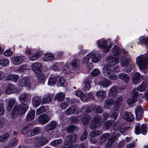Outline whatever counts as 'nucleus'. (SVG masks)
Masks as SVG:
<instances>
[{"label":"nucleus","mask_w":148,"mask_h":148,"mask_svg":"<svg viewBox=\"0 0 148 148\" xmlns=\"http://www.w3.org/2000/svg\"><path fill=\"white\" fill-rule=\"evenodd\" d=\"M18 140L16 138H13L10 140L9 143V145L10 146H16Z\"/></svg>","instance_id":"nucleus-47"},{"label":"nucleus","mask_w":148,"mask_h":148,"mask_svg":"<svg viewBox=\"0 0 148 148\" xmlns=\"http://www.w3.org/2000/svg\"><path fill=\"white\" fill-rule=\"evenodd\" d=\"M57 123L55 121H51L46 125L44 129L47 131H51L54 130L56 127Z\"/></svg>","instance_id":"nucleus-9"},{"label":"nucleus","mask_w":148,"mask_h":148,"mask_svg":"<svg viewBox=\"0 0 148 148\" xmlns=\"http://www.w3.org/2000/svg\"><path fill=\"white\" fill-rule=\"evenodd\" d=\"M68 105V103L67 102L64 101L61 103L60 104V107L63 109H65Z\"/></svg>","instance_id":"nucleus-60"},{"label":"nucleus","mask_w":148,"mask_h":148,"mask_svg":"<svg viewBox=\"0 0 148 148\" xmlns=\"http://www.w3.org/2000/svg\"><path fill=\"white\" fill-rule=\"evenodd\" d=\"M15 103V101L14 99H11L9 100L7 107V110L9 111H10L11 110Z\"/></svg>","instance_id":"nucleus-40"},{"label":"nucleus","mask_w":148,"mask_h":148,"mask_svg":"<svg viewBox=\"0 0 148 148\" xmlns=\"http://www.w3.org/2000/svg\"><path fill=\"white\" fill-rule=\"evenodd\" d=\"M114 129L118 130H119L120 132L121 133H124L126 130L123 125H121L119 124L116 123L114 127Z\"/></svg>","instance_id":"nucleus-28"},{"label":"nucleus","mask_w":148,"mask_h":148,"mask_svg":"<svg viewBox=\"0 0 148 148\" xmlns=\"http://www.w3.org/2000/svg\"><path fill=\"white\" fill-rule=\"evenodd\" d=\"M121 49L116 45H115L111 50L113 55L116 56L119 54L121 51Z\"/></svg>","instance_id":"nucleus-33"},{"label":"nucleus","mask_w":148,"mask_h":148,"mask_svg":"<svg viewBox=\"0 0 148 148\" xmlns=\"http://www.w3.org/2000/svg\"><path fill=\"white\" fill-rule=\"evenodd\" d=\"M31 126V125H29L23 127L22 130V133L23 134L26 133L29 130V128Z\"/></svg>","instance_id":"nucleus-59"},{"label":"nucleus","mask_w":148,"mask_h":148,"mask_svg":"<svg viewBox=\"0 0 148 148\" xmlns=\"http://www.w3.org/2000/svg\"><path fill=\"white\" fill-rule=\"evenodd\" d=\"M114 101L112 99H108L105 101L104 107L106 109H108L113 104Z\"/></svg>","instance_id":"nucleus-32"},{"label":"nucleus","mask_w":148,"mask_h":148,"mask_svg":"<svg viewBox=\"0 0 148 148\" xmlns=\"http://www.w3.org/2000/svg\"><path fill=\"white\" fill-rule=\"evenodd\" d=\"M77 129V127L75 125H71L69 126L68 128L67 132L69 133H70L73 130H76Z\"/></svg>","instance_id":"nucleus-61"},{"label":"nucleus","mask_w":148,"mask_h":148,"mask_svg":"<svg viewBox=\"0 0 148 148\" xmlns=\"http://www.w3.org/2000/svg\"><path fill=\"white\" fill-rule=\"evenodd\" d=\"M35 111L34 110L29 112L26 116V120L27 121H31L33 119L35 116Z\"/></svg>","instance_id":"nucleus-31"},{"label":"nucleus","mask_w":148,"mask_h":148,"mask_svg":"<svg viewBox=\"0 0 148 148\" xmlns=\"http://www.w3.org/2000/svg\"><path fill=\"white\" fill-rule=\"evenodd\" d=\"M100 72L99 70L97 69H93L91 72V74L93 76H96L98 75Z\"/></svg>","instance_id":"nucleus-62"},{"label":"nucleus","mask_w":148,"mask_h":148,"mask_svg":"<svg viewBox=\"0 0 148 148\" xmlns=\"http://www.w3.org/2000/svg\"><path fill=\"white\" fill-rule=\"evenodd\" d=\"M146 84L143 82L137 88V89L140 92H143L146 88Z\"/></svg>","instance_id":"nucleus-44"},{"label":"nucleus","mask_w":148,"mask_h":148,"mask_svg":"<svg viewBox=\"0 0 148 148\" xmlns=\"http://www.w3.org/2000/svg\"><path fill=\"white\" fill-rule=\"evenodd\" d=\"M113 141L114 140L110 138L106 144V148H110Z\"/></svg>","instance_id":"nucleus-64"},{"label":"nucleus","mask_w":148,"mask_h":148,"mask_svg":"<svg viewBox=\"0 0 148 148\" xmlns=\"http://www.w3.org/2000/svg\"><path fill=\"white\" fill-rule=\"evenodd\" d=\"M143 110L142 108L140 106L138 107L135 111L136 119L137 120H140L143 114Z\"/></svg>","instance_id":"nucleus-17"},{"label":"nucleus","mask_w":148,"mask_h":148,"mask_svg":"<svg viewBox=\"0 0 148 148\" xmlns=\"http://www.w3.org/2000/svg\"><path fill=\"white\" fill-rule=\"evenodd\" d=\"M56 81L57 79L56 77H51L48 80V84L50 86H52L56 83Z\"/></svg>","instance_id":"nucleus-39"},{"label":"nucleus","mask_w":148,"mask_h":148,"mask_svg":"<svg viewBox=\"0 0 148 148\" xmlns=\"http://www.w3.org/2000/svg\"><path fill=\"white\" fill-rule=\"evenodd\" d=\"M48 141V140L45 138H39L34 143V147L35 148H39L45 145Z\"/></svg>","instance_id":"nucleus-6"},{"label":"nucleus","mask_w":148,"mask_h":148,"mask_svg":"<svg viewBox=\"0 0 148 148\" xmlns=\"http://www.w3.org/2000/svg\"><path fill=\"white\" fill-rule=\"evenodd\" d=\"M50 120V117L45 114H41L38 117V122L43 125L47 123Z\"/></svg>","instance_id":"nucleus-7"},{"label":"nucleus","mask_w":148,"mask_h":148,"mask_svg":"<svg viewBox=\"0 0 148 148\" xmlns=\"http://www.w3.org/2000/svg\"><path fill=\"white\" fill-rule=\"evenodd\" d=\"M118 91L117 88L113 86L110 88L109 96L111 97H114L118 94Z\"/></svg>","instance_id":"nucleus-22"},{"label":"nucleus","mask_w":148,"mask_h":148,"mask_svg":"<svg viewBox=\"0 0 148 148\" xmlns=\"http://www.w3.org/2000/svg\"><path fill=\"white\" fill-rule=\"evenodd\" d=\"M90 120V116L87 114H85L82 120V122L84 125H87L89 124Z\"/></svg>","instance_id":"nucleus-24"},{"label":"nucleus","mask_w":148,"mask_h":148,"mask_svg":"<svg viewBox=\"0 0 148 148\" xmlns=\"http://www.w3.org/2000/svg\"><path fill=\"white\" fill-rule=\"evenodd\" d=\"M40 56V54L39 52H37L36 54L30 56L29 58V60L31 61H34L36 60Z\"/></svg>","instance_id":"nucleus-45"},{"label":"nucleus","mask_w":148,"mask_h":148,"mask_svg":"<svg viewBox=\"0 0 148 148\" xmlns=\"http://www.w3.org/2000/svg\"><path fill=\"white\" fill-rule=\"evenodd\" d=\"M65 96V95L64 93L60 92L56 94L55 96V98L58 101H61L64 100Z\"/></svg>","instance_id":"nucleus-30"},{"label":"nucleus","mask_w":148,"mask_h":148,"mask_svg":"<svg viewBox=\"0 0 148 148\" xmlns=\"http://www.w3.org/2000/svg\"><path fill=\"white\" fill-rule=\"evenodd\" d=\"M77 138V136L76 135L74 134H71L66 138L64 141L65 144H66L74 142L76 140Z\"/></svg>","instance_id":"nucleus-13"},{"label":"nucleus","mask_w":148,"mask_h":148,"mask_svg":"<svg viewBox=\"0 0 148 148\" xmlns=\"http://www.w3.org/2000/svg\"><path fill=\"white\" fill-rule=\"evenodd\" d=\"M136 63L139 68L144 69L147 68L148 66V59L145 56L141 55L137 58Z\"/></svg>","instance_id":"nucleus-2"},{"label":"nucleus","mask_w":148,"mask_h":148,"mask_svg":"<svg viewBox=\"0 0 148 148\" xmlns=\"http://www.w3.org/2000/svg\"><path fill=\"white\" fill-rule=\"evenodd\" d=\"M141 78V76L140 73L138 72L136 73L134 75L132 81L133 83H137Z\"/></svg>","instance_id":"nucleus-25"},{"label":"nucleus","mask_w":148,"mask_h":148,"mask_svg":"<svg viewBox=\"0 0 148 148\" xmlns=\"http://www.w3.org/2000/svg\"><path fill=\"white\" fill-rule=\"evenodd\" d=\"M130 63V61L125 57L122 58L121 61V64L122 66H125Z\"/></svg>","instance_id":"nucleus-38"},{"label":"nucleus","mask_w":148,"mask_h":148,"mask_svg":"<svg viewBox=\"0 0 148 148\" xmlns=\"http://www.w3.org/2000/svg\"><path fill=\"white\" fill-rule=\"evenodd\" d=\"M124 69L126 72L129 73L132 70L133 67L132 66L130 63L125 66Z\"/></svg>","instance_id":"nucleus-56"},{"label":"nucleus","mask_w":148,"mask_h":148,"mask_svg":"<svg viewBox=\"0 0 148 148\" xmlns=\"http://www.w3.org/2000/svg\"><path fill=\"white\" fill-rule=\"evenodd\" d=\"M107 61L108 64L106 65L109 66H113L119 62V61L118 58L115 57V56H109L108 58Z\"/></svg>","instance_id":"nucleus-8"},{"label":"nucleus","mask_w":148,"mask_h":148,"mask_svg":"<svg viewBox=\"0 0 148 148\" xmlns=\"http://www.w3.org/2000/svg\"><path fill=\"white\" fill-rule=\"evenodd\" d=\"M123 100V97L120 96L117 98L115 101V105L113 107V109L117 110L119 108Z\"/></svg>","instance_id":"nucleus-12"},{"label":"nucleus","mask_w":148,"mask_h":148,"mask_svg":"<svg viewBox=\"0 0 148 148\" xmlns=\"http://www.w3.org/2000/svg\"><path fill=\"white\" fill-rule=\"evenodd\" d=\"M18 78V76L17 75H10L8 76L7 79L14 82H16Z\"/></svg>","instance_id":"nucleus-37"},{"label":"nucleus","mask_w":148,"mask_h":148,"mask_svg":"<svg viewBox=\"0 0 148 148\" xmlns=\"http://www.w3.org/2000/svg\"><path fill=\"white\" fill-rule=\"evenodd\" d=\"M90 59V55H89L88 53L85 57L84 58L83 60V63L85 64H88Z\"/></svg>","instance_id":"nucleus-58"},{"label":"nucleus","mask_w":148,"mask_h":148,"mask_svg":"<svg viewBox=\"0 0 148 148\" xmlns=\"http://www.w3.org/2000/svg\"><path fill=\"white\" fill-rule=\"evenodd\" d=\"M55 57V56L53 54L50 53H46L44 55L43 59L45 61L48 60H53Z\"/></svg>","instance_id":"nucleus-27"},{"label":"nucleus","mask_w":148,"mask_h":148,"mask_svg":"<svg viewBox=\"0 0 148 148\" xmlns=\"http://www.w3.org/2000/svg\"><path fill=\"white\" fill-rule=\"evenodd\" d=\"M96 95L99 98H104L106 96V92L103 90H99L97 92Z\"/></svg>","instance_id":"nucleus-36"},{"label":"nucleus","mask_w":148,"mask_h":148,"mask_svg":"<svg viewBox=\"0 0 148 148\" xmlns=\"http://www.w3.org/2000/svg\"><path fill=\"white\" fill-rule=\"evenodd\" d=\"M102 132L100 131H96L91 132L90 136L91 137H95L101 134Z\"/></svg>","instance_id":"nucleus-55"},{"label":"nucleus","mask_w":148,"mask_h":148,"mask_svg":"<svg viewBox=\"0 0 148 148\" xmlns=\"http://www.w3.org/2000/svg\"><path fill=\"white\" fill-rule=\"evenodd\" d=\"M71 69L68 65H66L63 67L62 72L65 74H68L71 72Z\"/></svg>","instance_id":"nucleus-53"},{"label":"nucleus","mask_w":148,"mask_h":148,"mask_svg":"<svg viewBox=\"0 0 148 148\" xmlns=\"http://www.w3.org/2000/svg\"><path fill=\"white\" fill-rule=\"evenodd\" d=\"M138 90L135 89L132 90L130 92V95L132 98L136 99L137 100V98L138 95V92H137Z\"/></svg>","instance_id":"nucleus-35"},{"label":"nucleus","mask_w":148,"mask_h":148,"mask_svg":"<svg viewBox=\"0 0 148 148\" xmlns=\"http://www.w3.org/2000/svg\"><path fill=\"white\" fill-rule=\"evenodd\" d=\"M93 110L95 112L98 113H101L103 112L102 108L97 106L94 107Z\"/></svg>","instance_id":"nucleus-54"},{"label":"nucleus","mask_w":148,"mask_h":148,"mask_svg":"<svg viewBox=\"0 0 148 148\" xmlns=\"http://www.w3.org/2000/svg\"><path fill=\"white\" fill-rule=\"evenodd\" d=\"M110 137V134L109 133H106L103 134L101 136L100 143L102 144L104 142L107 140Z\"/></svg>","instance_id":"nucleus-34"},{"label":"nucleus","mask_w":148,"mask_h":148,"mask_svg":"<svg viewBox=\"0 0 148 148\" xmlns=\"http://www.w3.org/2000/svg\"><path fill=\"white\" fill-rule=\"evenodd\" d=\"M32 69L36 73H39L42 71L41 65L38 62L33 63L32 66Z\"/></svg>","instance_id":"nucleus-11"},{"label":"nucleus","mask_w":148,"mask_h":148,"mask_svg":"<svg viewBox=\"0 0 148 148\" xmlns=\"http://www.w3.org/2000/svg\"><path fill=\"white\" fill-rule=\"evenodd\" d=\"M90 58L91 60L94 63H96L98 62L100 59V56L99 54H96L93 52L89 53Z\"/></svg>","instance_id":"nucleus-15"},{"label":"nucleus","mask_w":148,"mask_h":148,"mask_svg":"<svg viewBox=\"0 0 148 148\" xmlns=\"http://www.w3.org/2000/svg\"><path fill=\"white\" fill-rule=\"evenodd\" d=\"M9 60L8 59H3L0 60V64L3 66H5L9 63Z\"/></svg>","instance_id":"nucleus-50"},{"label":"nucleus","mask_w":148,"mask_h":148,"mask_svg":"<svg viewBox=\"0 0 148 148\" xmlns=\"http://www.w3.org/2000/svg\"><path fill=\"white\" fill-rule=\"evenodd\" d=\"M19 85L21 87L25 86L28 89H30L31 85L28 78L25 77L21 79L19 81Z\"/></svg>","instance_id":"nucleus-5"},{"label":"nucleus","mask_w":148,"mask_h":148,"mask_svg":"<svg viewBox=\"0 0 148 148\" xmlns=\"http://www.w3.org/2000/svg\"><path fill=\"white\" fill-rule=\"evenodd\" d=\"M45 76L44 74H40L38 77V80L39 82L43 84L45 81Z\"/></svg>","instance_id":"nucleus-52"},{"label":"nucleus","mask_w":148,"mask_h":148,"mask_svg":"<svg viewBox=\"0 0 148 148\" xmlns=\"http://www.w3.org/2000/svg\"><path fill=\"white\" fill-rule=\"evenodd\" d=\"M103 69V72L104 75L108 77L110 75L112 74L113 73V71L110 69V66L107 65L104 67Z\"/></svg>","instance_id":"nucleus-21"},{"label":"nucleus","mask_w":148,"mask_h":148,"mask_svg":"<svg viewBox=\"0 0 148 148\" xmlns=\"http://www.w3.org/2000/svg\"><path fill=\"white\" fill-rule=\"evenodd\" d=\"M46 111L44 106H42L37 109L36 111V114L39 115Z\"/></svg>","instance_id":"nucleus-46"},{"label":"nucleus","mask_w":148,"mask_h":148,"mask_svg":"<svg viewBox=\"0 0 148 148\" xmlns=\"http://www.w3.org/2000/svg\"><path fill=\"white\" fill-rule=\"evenodd\" d=\"M98 42V46L101 49H103V51L104 52H108L112 46L111 44H110L107 46V41L103 40H100L97 41Z\"/></svg>","instance_id":"nucleus-3"},{"label":"nucleus","mask_w":148,"mask_h":148,"mask_svg":"<svg viewBox=\"0 0 148 148\" xmlns=\"http://www.w3.org/2000/svg\"><path fill=\"white\" fill-rule=\"evenodd\" d=\"M123 117L127 121H131L133 119V117L131 113L125 112L123 113Z\"/></svg>","instance_id":"nucleus-23"},{"label":"nucleus","mask_w":148,"mask_h":148,"mask_svg":"<svg viewBox=\"0 0 148 148\" xmlns=\"http://www.w3.org/2000/svg\"><path fill=\"white\" fill-rule=\"evenodd\" d=\"M28 108V106L26 103L15 106L11 115L12 117L15 118L18 115L25 113Z\"/></svg>","instance_id":"nucleus-1"},{"label":"nucleus","mask_w":148,"mask_h":148,"mask_svg":"<svg viewBox=\"0 0 148 148\" xmlns=\"http://www.w3.org/2000/svg\"><path fill=\"white\" fill-rule=\"evenodd\" d=\"M119 78L124 81L127 83H128L129 81L130 77L125 73H120L119 74Z\"/></svg>","instance_id":"nucleus-26"},{"label":"nucleus","mask_w":148,"mask_h":148,"mask_svg":"<svg viewBox=\"0 0 148 148\" xmlns=\"http://www.w3.org/2000/svg\"><path fill=\"white\" fill-rule=\"evenodd\" d=\"M75 94L77 96L79 97L83 101H86L88 100L87 97L84 95L83 92L81 90L77 91Z\"/></svg>","instance_id":"nucleus-20"},{"label":"nucleus","mask_w":148,"mask_h":148,"mask_svg":"<svg viewBox=\"0 0 148 148\" xmlns=\"http://www.w3.org/2000/svg\"><path fill=\"white\" fill-rule=\"evenodd\" d=\"M111 82L105 79L100 83V84L103 87H107L110 84Z\"/></svg>","instance_id":"nucleus-51"},{"label":"nucleus","mask_w":148,"mask_h":148,"mask_svg":"<svg viewBox=\"0 0 148 148\" xmlns=\"http://www.w3.org/2000/svg\"><path fill=\"white\" fill-rule=\"evenodd\" d=\"M71 64L73 69H75L77 68L79 66V62L78 60H75L72 61Z\"/></svg>","instance_id":"nucleus-48"},{"label":"nucleus","mask_w":148,"mask_h":148,"mask_svg":"<svg viewBox=\"0 0 148 148\" xmlns=\"http://www.w3.org/2000/svg\"><path fill=\"white\" fill-rule=\"evenodd\" d=\"M9 137V134L8 133H5L4 135L0 136V142H6Z\"/></svg>","instance_id":"nucleus-42"},{"label":"nucleus","mask_w":148,"mask_h":148,"mask_svg":"<svg viewBox=\"0 0 148 148\" xmlns=\"http://www.w3.org/2000/svg\"><path fill=\"white\" fill-rule=\"evenodd\" d=\"M84 85L83 88V90L84 91L89 90L90 88V86L89 81L86 80L84 82Z\"/></svg>","instance_id":"nucleus-41"},{"label":"nucleus","mask_w":148,"mask_h":148,"mask_svg":"<svg viewBox=\"0 0 148 148\" xmlns=\"http://www.w3.org/2000/svg\"><path fill=\"white\" fill-rule=\"evenodd\" d=\"M24 59V57L23 56H15L12 58V61L14 64L18 65L21 64Z\"/></svg>","instance_id":"nucleus-10"},{"label":"nucleus","mask_w":148,"mask_h":148,"mask_svg":"<svg viewBox=\"0 0 148 148\" xmlns=\"http://www.w3.org/2000/svg\"><path fill=\"white\" fill-rule=\"evenodd\" d=\"M40 130L41 129L40 127H36L27 133V135L29 136H32L36 135L39 133Z\"/></svg>","instance_id":"nucleus-19"},{"label":"nucleus","mask_w":148,"mask_h":148,"mask_svg":"<svg viewBox=\"0 0 148 148\" xmlns=\"http://www.w3.org/2000/svg\"><path fill=\"white\" fill-rule=\"evenodd\" d=\"M87 137V133L86 131H84L81 136L80 139L82 141H84L86 139Z\"/></svg>","instance_id":"nucleus-63"},{"label":"nucleus","mask_w":148,"mask_h":148,"mask_svg":"<svg viewBox=\"0 0 148 148\" xmlns=\"http://www.w3.org/2000/svg\"><path fill=\"white\" fill-rule=\"evenodd\" d=\"M76 111L75 114H78L79 112L78 111H77V107L75 106H72L66 110L65 113L66 114L69 115L75 113Z\"/></svg>","instance_id":"nucleus-14"},{"label":"nucleus","mask_w":148,"mask_h":148,"mask_svg":"<svg viewBox=\"0 0 148 148\" xmlns=\"http://www.w3.org/2000/svg\"><path fill=\"white\" fill-rule=\"evenodd\" d=\"M14 86L12 84L8 85L7 86V89L5 92L6 94L9 95L12 93L14 91Z\"/></svg>","instance_id":"nucleus-29"},{"label":"nucleus","mask_w":148,"mask_h":148,"mask_svg":"<svg viewBox=\"0 0 148 148\" xmlns=\"http://www.w3.org/2000/svg\"><path fill=\"white\" fill-rule=\"evenodd\" d=\"M65 82V80L62 77L59 78L58 81V85L59 86L62 87L64 86Z\"/></svg>","instance_id":"nucleus-49"},{"label":"nucleus","mask_w":148,"mask_h":148,"mask_svg":"<svg viewBox=\"0 0 148 148\" xmlns=\"http://www.w3.org/2000/svg\"><path fill=\"white\" fill-rule=\"evenodd\" d=\"M62 142V139H57L51 142L50 143V144L51 146L56 147L59 144L61 143Z\"/></svg>","instance_id":"nucleus-43"},{"label":"nucleus","mask_w":148,"mask_h":148,"mask_svg":"<svg viewBox=\"0 0 148 148\" xmlns=\"http://www.w3.org/2000/svg\"><path fill=\"white\" fill-rule=\"evenodd\" d=\"M101 118L100 116H96L94 118L93 122L90 123V127L92 129H95L101 125Z\"/></svg>","instance_id":"nucleus-4"},{"label":"nucleus","mask_w":148,"mask_h":148,"mask_svg":"<svg viewBox=\"0 0 148 148\" xmlns=\"http://www.w3.org/2000/svg\"><path fill=\"white\" fill-rule=\"evenodd\" d=\"M41 102V97L36 96L34 97L32 100V103L35 108H37L39 106Z\"/></svg>","instance_id":"nucleus-16"},{"label":"nucleus","mask_w":148,"mask_h":148,"mask_svg":"<svg viewBox=\"0 0 148 148\" xmlns=\"http://www.w3.org/2000/svg\"><path fill=\"white\" fill-rule=\"evenodd\" d=\"M52 100L51 97L49 96H48L46 98H44L42 100V103L45 104L48 102H50Z\"/></svg>","instance_id":"nucleus-57"},{"label":"nucleus","mask_w":148,"mask_h":148,"mask_svg":"<svg viewBox=\"0 0 148 148\" xmlns=\"http://www.w3.org/2000/svg\"><path fill=\"white\" fill-rule=\"evenodd\" d=\"M31 98L30 96L28 94L24 93L21 95L19 97V101L21 102H23L27 100L29 101Z\"/></svg>","instance_id":"nucleus-18"}]
</instances>
